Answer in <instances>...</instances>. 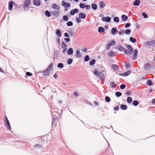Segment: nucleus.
Segmentation results:
<instances>
[{
  "mask_svg": "<svg viewBox=\"0 0 155 155\" xmlns=\"http://www.w3.org/2000/svg\"><path fill=\"white\" fill-rule=\"evenodd\" d=\"M125 46L127 47L129 50L125 49L121 45L119 44L116 46V49L120 51H124V54L127 55L132 54L133 52V48L130 45H126Z\"/></svg>",
  "mask_w": 155,
  "mask_h": 155,
  "instance_id": "nucleus-1",
  "label": "nucleus"
},
{
  "mask_svg": "<svg viewBox=\"0 0 155 155\" xmlns=\"http://www.w3.org/2000/svg\"><path fill=\"white\" fill-rule=\"evenodd\" d=\"M4 123L6 128L9 130H11V127L10 123L6 116L4 117Z\"/></svg>",
  "mask_w": 155,
  "mask_h": 155,
  "instance_id": "nucleus-2",
  "label": "nucleus"
},
{
  "mask_svg": "<svg viewBox=\"0 0 155 155\" xmlns=\"http://www.w3.org/2000/svg\"><path fill=\"white\" fill-rule=\"evenodd\" d=\"M145 44L147 46H152L153 47H155V40H152L151 41H147Z\"/></svg>",
  "mask_w": 155,
  "mask_h": 155,
  "instance_id": "nucleus-3",
  "label": "nucleus"
},
{
  "mask_svg": "<svg viewBox=\"0 0 155 155\" xmlns=\"http://www.w3.org/2000/svg\"><path fill=\"white\" fill-rule=\"evenodd\" d=\"M61 5L64 8L69 7L71 6V4L68 2H66L64 1H62L61 2Z\"/></svg>",
  "mask_w": 155,
  "mask_h": 155,
  "instance_id": "nucleus-4",
  "label": "nucleus"
},
{
  "mask_svg": "<svg viewBox=\"0 0 155 155\" xmlns=\"http://www.w3.org/2000/svg\"><path fill=\"white\" fill-rule=\"evenodd\" d=\"M111 20V18L109 16L103 17L101 19V20L104 22H109Z\"/></svg>",
  "mask_w": 155,
  "mask_h": 155,
  "instance_id": "nucleus-5",
  "label": "nucleus"
},
{
  "mask_svg": "<svg viewBox=\"0 0 155 155\" xmlns=\"http://www.w3.org/2000/svg\"><path fill=\"white\" fill-rule=\"evenodd\" d=\"M13 4L14 5H16L12 1H11L9 2L8 9L10 11L12 10Z\"/></svg>",
  "mask_w": 155,
  "mask_h": 155,
  "instance_id": "nucleus-6",
  "label": "nucleus"
},
{
  "mask_svg": "<svg viewBox=\"0 0 155 155\" xmlns=\"http://www.w3.org/2000/svg\"><path fill=\"white\" fill-rule=\"evenodd\" d=\"M79 10L77 8H74L71 10L70 14L71 15H74L75 14L78 12Z\"/></svg>",
  "mask_w": 155,
  "mask_h": 155,
  "instance_id": "nucleus-7",
  "label": "nucleus"
},
{
  "mask_svg": "<svg viewBox=\"0 0 155 155\" xmlns=\"http://www.w3.org/2000/svg\"><path fill=\"white\" fill-rule=\"evenodd\" d=\"M131 72V71L130 70L128 71H127L124 73H119V75L123 76H127L129 75Z\"/></svg>",
  "mask_w": 155,
  "mask_h": 155,
  "instance_id": "nucleus-8",
  "label": "nucleus"
},
{
  "mask_svg": "<svg viewBox=\"0 0 155 155\" xmlns=\"http://www.w3.org/2000/svg\"><path fill=\"white\" fill-rule=\"evenodd\" d=\"M138 54V51L137 49H135L134 51L133 58L134 60L136 59Z\"/></svg>",
  "mask_w": 155,
  "mask_h": 155,
  "instance_id": "nucleus-9",
  "label": "nucleus"
},
{
  "mask_svg": "<svg viewBox=\"0 0 155 155\" xmlns=\"http://www.w3.org/2000/svg\"><path fill=\"white\" fill-rule=\"evenodd\" d=\"M31 1L30 0H25L23 5V8L24 9L25 7H27L30 4Z\"/></svg>",
  "mask_w": 155,
  "mask_h": 155,
  "instance_id": "nucleus-10",
  "label": "nucleus"
},
{
  "mask_svg": "<svg viewBox=\"0 0 155 155\" xmlns=\"http://www.w3.org/2000/svg\"><path fill=\"white\" fill-rule=\"evenodd\" d=\"M33 4L35 6H39L41 4L40 0H34Z\"/></svg>",
  "mask_w": 155,
  "mask_h": 155,
  "instance_id": "nucleus-11",
  "label": "nucleus"
},
{
  "mask_svg": "<svg viewBox=\"0 0 155 155\" xmlns=\"http://www.w3.org/2000/svg\"><path fill=\"white\" fill-rule=\"evenodd\" d=\"M108 55L110 57H114L116 55L115 52L113 51H110L108 52Z\"/></svg>",
  "mask_w": 155,
  "mask_h": 155,
  "instance_id": "nucleus-12",
  "label": "nucleus"
},
{
  "mask_svg": "<svg viewBox=\"0 0 155 155\" xmlns=\"http://www.w3.org/2000/svg\"><path fill=\"white\" fill-rule=\"evenodd\" d=\"M151 67L150 64L149 63L146 64L144 65V69L145 70H149Z\"/></svg>",
  "mask_w": 155,
  "mask_h": 155,
  "instance_id": "nucleus-13",
  "label": "nucleus"
},
{
  "mask_svg": "<svg viewBox=\"0 0 155 155\" xmlns=\"http://www.w3.org/2000/svg\"><path fill=\"white\" fill-rule=\"evenodd\" d=\"M112 68L114 70L118 71L119 70V66L116 64H113L112 65Z\"/></svg>",
  "mask_w": 155,
  "mask_h": 155,
  "instance_id": "nucleus-14",
  "label": "nucleus"
},
{
  "mask_svg": "<svg viewBox=\"0 0 155 155\" xmlns=\"http://www.w3.org/2000/svg\"><path fill=\"white\" fill-rule=\"evenodd\" d=\"M86 15L83 12H80L79 14V17L80 18L84 19L86 17Z\"/></svg>",
  "mask_w": 155,
  "mask_h": 155,
  "instance_id": "nucleus-15",
  "label": "nucleus"
},
{
  "mask_svg": "<svg viewBox=\"0 0 155 155\" xmlns=\"http://www.w3.org/2000/svg\"><path fill=\"white\" fill-rule=\"evenodd\" d=\"M117 32V29L116 28H113L111 30V33L113 35H114Z\"/></svg>",
  "mask_w": 155,
  "mask_h": 155,
  "instance_id": "nucleus-16",
  "label": "nucleus"
},
{
  "mask_svg": "<svg viewBox=\"0 0 155 155\" xmlns=\"http://www.w3.org/2000/svg\"><path fill=\"white\" fill-rule=\"evenodd\" d=\"M67 54L68 55H72L73 53V50L72 48H69L67 51Z\"/></svg>",
  "mask_w": 155,
  "mask_h": 155,
  "instance_id": "nucleus-17",
  "label": "nucleus"
},
{
  "mask_svg": "<svg viewBox=\"0 0 155 155\" xmlns=\"http://www.w3.org/2000/svg\"><path fill=\"white\" fill-rule=\"evenodd\" d=\"M140 3V0H135L133 3V5L135 6H139Z\"/></svg>",
  "mask_w": 155,
  "mask_h": 155,
  "instance_id": "nucleus-18",
  "label": "nucleus"
},
{
  "mask_svg": "<svg viewBox=\"0 0 155 155\" xmlns=\"http://www.w3.org/2000/svg\"><path fill=\"white\" fill-rule=\"evenodd\" d=\"M98 32L99 33H103L105 31V29L102 26L98 28Z\"/></svg>",
  "mask_w": 155,
  "mask_h": 155,
  "instance_id": "nucleus-19",
  "label": "nucleus"
},
{
  "mask_svg": "<svg viewBox=\"0 0 155 155\" xmlns=\"http://www.w3.org/2000/svg\"><path fill=\"white\" fill-rule=\"evenodd\" d=\"M120 109L123 110H125L127 109V106L126 104H122L120 106Z\"/></svg>",
  "mask_w": 155,
  "mask_h": 155,
  "instance_id": "nucleus-20",
  "label": "nucleus"
},
{
  "mask_svg": "<svg viewBox=\"0 0 155 155\" xmlns=\"http://www.w3.org/2000/svg\"><path fill=\"white\" fill-rule=\"evenodd\" d=\"M121 18L122 21H125L127 20L128 18L127 15H121Z\"/></svg>",
  "mask_w": 155,
  "mask_h": 155,
  "instance_id": "nucleus-21",
  "label": "nucleus"
},
{
  "mask_svg": "<svg viewBox=\"0 0 155 155\" xmlns=\"http://www.w3.org/2000/svg\"><path fill=\"white\" fill-rule=\"evenodd\" d=\"M76 56L78 58H80L82 56V55L80 54V51L78 50H77L76 51Z\"/></svg>",
  "mask_w": 155,
  "mask_h": 155,
  "instance_id": "nucleus-22",
  "label": "nucleus"
},
{
  "mask_svg": "<svg viewBox=\"0 0 155 155\" xmlns=\"http://www.w3.org/2000/svg\"><path fill=\"white\" fill-rule=\"evenodd\" d=\"M91 7L93 10H95L97 9V6L95 3H93L91 5Z\"/></svg>",
  "mask_w": 155,
  "mask_h": 155,
  "instance_id": "nucleus-23",
  "label": "nucleus"
},
{
  "mask_svg": "<svg viewBox=\"0 0 155 155\" xmlns=\"http://www.w3.org/2000/svg\"><path fill=\"white\" fill-rule=\"evenodd\" d=\"M53 63H51L48 66V67L46 69L48 70L49 71H50L53 70V69L52 68V67H53Z\"/></svg>",
  "mask_w": 155,
  "mask_h": 155,
  "instance_id": "nucleus-24",
  "label": "nucleus"
},
{
  "mask_svg": "<svg viewBox=\"0 0 155 155\" xmlns=\"http://www.w3.org/2000/svg\"><path fill=\"white\" fill-rule=\"evenodd\" d=\"M52 8L54 9L59 10L60 9V7L56 4H53L52 5Z\"/></svg>",
  "mask_w": 155,
  "mask_h": 155,
  "instance_id": "nucleus-25",
  "label": "nucleus"
},
{
  "mask_svg": "<svg viewBox=\"0 0 155 155\" xmlns=\"http://www.w3.org/2000/svg\"><path fill=\"white\" fill-rule=\"evenodd\" d=\"M55 33L59 37H61V31L59 29H57Z\"/></svg>",
  "mask_w": 155,
  "mask_h": 155,
  "instance_id": "nucleus-26",
  "label": "nucleus"
},
{
  "mask_svg": "<svg viewBox=\"0 0 155 155\" xmlns=\"http://www.w3.org/2000/svg\"><path fill=\"white\" fill-rule=\"evenodd\" d=\"M42 73L44 75L46 76H48L49 75V71L47 70L46 69L45 71H44L42 72Z\"/></svg>",
  "mask_w": 155,
  "mask_h": 155,
  "instance_id": "nucleus-27",
  "label": "nucleus"
},
{
  "mask_svg": "<svg viewBox=\"0 0 155 155\" xmlns=\"http://www.w3.org/2000/svg\"><path fill=\"white\" fill-rule=\"evenodd\" d=\"M51 14L53 15H57L58 16L59 14V12L58 11H52L51 12Z\"/></svg>",
  "mask_w": 155,
  "mask_h": 155,
  "instance_id": "nucleus-28",
  "label": "nucleus"
},
{
  "mask_svg": "<svg viewBox=\"0 0 155 155\" xmlns=\"http://www.w3.org/2000/svg\"><path fill=\"white\" fill-rule=\"evenodd\" d=\"M129 40L132 43H134L137 41L136 39L133 38V37H130L129 38Z\"/></svg>",
  "mask_w": 155,
  "mask_h": 155,
  "instance_id": "nucleus-29",
  "label": "nucleus"
},
{
  "mask_svg": "<svg viewBox=\"0 0 155 155\" xmlns=\"http://www.w3.org/2000/svg\"><path fill=\"white\" fill-rule=\"evenodd\" d=\"M133 101V99L131 97H127V103L128 104H130Z\"/></svg>",
  "mask_w": 155,
  "mask_h": 155,
  "instance_id": "nucleus-30",
  "label": "nucleus"
},
{
  "mask_svg": "<svg viewBox=\"0 0 155 155\" xmlns=\"http://www.w3.org/2000/svg\"><path fill=\"white\" fill-rule=\"evenodd\" d=\"M105 6V4L104 2L101 1L99 2V6L101 8H103Z\"/></svg>",
  "mask_w": 155,
  "mask_h": 155,
  "instance_id": "nucleus-31",
  "label": "nucleus"
},
{
  "mask_svg": "<svg viewBox=\"0 0 155 155\" xmlns=\"http://www.w3.org/2000/svg\"><path fill=\"white\" fill-rule=\"evenodd\" d=\"M99 77L100 80H103L104 78V74L101 72H100L99 74V76H98Z\"/></svg>",
  "mask_w": 155,
  "mask_h": 155,
  "instance_id": "nucleus-32",
  "label": "nucleus"
},
{
  "mask_svg": "<svg viewBox=\"0 0 155 155\" xmlns=\"http://www.w3.org/2000/svg\"><path fill=\"white\" fill-rule=\"evenodd\" d=\"M45 15L47 17H50L51 16L50 12L48 10H46L45 12Z\"/></svg>",
  "mask_w": 155,
  "mask_h": 155,
  "instance_id": "nucleus-33",
  "label": "nucleus"
},
{
  "mask_svg": "<svg viewBox=\"0 0 155 155\" xmlns=\"http://www.w3.org/2000/svg\"><path fill=\"white\" fill-rule=\"evenodd\" d=\"M147 84L149 86H150L153 85L152 82L150 79H149L147 81Z\"/></svg>",
  "mask_w": 155,
  "mask_h": 155,
  "instance_id": "nucleus-34",
  "label": "nucleus"
},
{
  "mask_svg": "<svg viewBox=\"0 0 155 155\" xmlns=\"http://www.w3.org/2000/svg\"><path fill=\"white\" fill-rule=\"evenodd\" d=\"M100 72L97 69H96L94 70V74L98 77V76H99V74Z\"/></svg>",
  "mask_w": 155,
  "mask_h": 155,
  "instance_id": "nucleus-35",
  "label": "nucleus"
},
{
  "mask_svg": "<svg viewBox=\"0 0 155 155\" xmlns=\"http://www.w3.org/2000/svg\"><path fill=\"white\" fill-rule=\"evenodd\" d=\"M139 104V103L137 101L134 100L133 102V104L135 106H137Z\"/></svg>",
  "mask_w": 155,
  "mask_h": 155,
  "instance_id": "nucleus-36",
  "label": "nucleus"
},
{
  "mask_svg": "<svg viewBox=\"0 0 155 155\" xmlns=\"http://www.w3.org/2000/svg\"><path fill=\"white\" fill-rule=\"evenodd\" d=\"M96 62V61L94 59H93L89 62V64L92 66L95 64Z\"/></svg>",
  "mask_w": 155,
  "mask_h": 155,
  "instance_id": "nucleus-37",
  "label": "nucleus"
},
{
  "mask_svg": "<svg viewBox=\"0 0 155 155\" xmlns=\"http://www.w3.org/2000/svg\"><path fill=\"white\" fill-rule=\"evenodd\" d=\"M73 60L72 58H69L68 59L67 61V63L68 65L71 64L73 62Z\"/></svg>",
  "mask_w": 155,
  "mask_h": 155,
  "instance_id": "nucleus-38",
  "label": "nucleus"
},
{
  "mask_svg": "<svg viewBox=\"0 0 155 155\" xmlns=\"http://www.w3.org/2000/svg\"><path fill=\"white\" fill-rule=\"evenodd\" d=\"M57 67L60 68H62L64 67V64L61 63H60L57 64Z\"/></svg>",
  "mask_w": 155,
  "mask_h": 155,
  "instance_id": "nucleus-39",
  "label": "nucleus"
},
{
  "mask_svg": "<svg viewBox=\"0 0 155 155\" xmlns=\"http://www.w3.org/2000/svg\"><path fill=\"white\" fill-rule=\"evenodd\" d=\"M79 7L81 9H84L85 8L86 5L84 3H80L79 4Z\"/></svg>",
  "mask_w": 155,
  "mask_h": 155,
  "instance_id": "nucleus-40",
  "label": "nucleus"
},
{
  "mask_svg": "<svg viewBox=\"0 0 155 155\" xmlns=\"http://www.w3.org/2000/svg\"><path fill=\"white\" fill-rule=\"evenodd\" d=\"M110 85L112 88H115L116 87V85L114 83L113 81H111L110 84Z\"/></svg>",
  "mask_w": 155,
  "mask_h": 155,
  "instance_id": "nucleus-41",
  "label": "nucleus"
},
{
  "mask_svg": "<svg viewBox=\"0 0 155 155\" xmlns=\"http://www.w3.org/2000/svg\"><path fill=\"white\" fill-rule=\"evenodd\" d=\"M105 99V101L107 102H109L110 101V97L108 96H106Z\"/></svg>",
  "mask_w": 155,
  "mask_h": 155,
  "instance_id": "nucleus-42",
  "label": "nucleus"
},
{
  "mask_svg": "<svg viewBox=\"0 0 155 155\" xmlns=\"http://www.w3.org/2000/svg\"><path fill=\"white\" fill-rule=\"evenodd\" d=\"M131 32V31L130 29H126L125 31V33L126 34L129 35Z\"/></svg>",
  "mask_w": 155,
  "mask_h": 155,
  "instance_id": "nucleus-43",
  "label": "nucleus"
},
{
  "mask_svg": "<svg viewBox=\"0 0 155 155\" xmlns=\"http://www.w3.org/2000/svg\"><path fill=\"white\" fill-rule=\"evenodd\" d=\"M113 21L115 22L118 23L119 21V19L118 17H115L114 18Z\"/></svg>",
  "mask_w": 155,
  "mask_h": 155,
  "instance_id": "nucleus-44",
  "label": "nucleus"
},
{
  "mask_svg": "<svg viewBox=\"0 0 155 155\" xmlns=\"http://www.w3.org/2000/svg\"><path fill=\"white\" fill-rule=\"evenodd\" d=\"M108 43L110 46H113L115 45V42L114 40H112L110 42Z\"/></svg>",
  "mask_w": 155,
  "mask_h": 155,
  "instance_id": "nucleus-45",
  "label": "nucleus"
},
{
  "mask_svg": "<svg viewBox=\"0 0 155 155\" xmlns=\"http://www.w3.org/2000/svg\"><path fill=\"white\" fill-rule=\"evenodd\" d=\"M122 95V93L121 92L117 91L115 93V95L117 97H119L121 96Z\"/></svg>",
  "mask_w": 155,
  "mask_h": 155,
  "instance_id": "nucleus-46",
  "label": "nucleus"
},
{
  "mask_svg": "<svg viewBox=\"0 0 155 155\" xmlns=\"http://www.w3.org/2000/svg\"><path fill=\"white\" fill-rule=\"evenodd\" d=\"M62 44L61 45V48L63 49L67 48V45L65 44L64 43V42L62 41Z\"/></svg>",
  "mask_w": 155,
  "mask_h": 155,
  "instance_id": "nucleus-47",
  "label": "nucleus"
},
{
  "mask_svg": "<svg viewBox=\"0 0 155 155\" xmlns=\"http://www.w3.org/2000/svg\"><path fill=\"white\" fill-rule=\"evenodd\" d=\"M89 60V57L88 55H86L84 58V61L87 62Z\"/></svg>",
  "mask_w": 155,
  "mask_h": 155,
  "instance_id": "nucleus-48",
  "label": "nucleus"
},
{
  "mask_svg": "<svg viewBox=\"0 0 155 155\" xmlns=\"http://www.w3.org/2000/svg\"><path fill=\"white\" fill-rule=\"evenodd\" d=\"M63 18L64 21H67L68 20V18L66 15H64L63 16Z\"/></svg>",
  "mask_w": 155,
  "mask_h": 155,
  "instance_id": "nucleus-49",
  "label": "nucleus"
},
{
  "mask_svg": "<svg viewBox=\"0 0 155 155\" xmlns=\"http://www.w3.org/2000/svg\"><path fill=\"white\" fill-rule=\"evenodd\" d=\"M67 25L68 26H71L73 25V23L71 21H68L67 23Z\"/></svg>",
  "mask_w": 155,
  "mask_h": 155,
  "instance_id": "nucleus-50",
  "label": "nucleus"
},
{
  "mask_svg": "<svg viewBox=\"0 0 155 155\" xmlns=\"http://www.w3.org/2000/svg\"><path fill=\"white\" fill-rule=\"evenodd\" d=\"M124 31L123 29H121L119 34L120 35H122L124 34Z\"/></svg>",
  "mask_w": 155,
  "mask_h": 155,
  "instance_id": "nucleus-51",
  "label": "nucleus"
},
{
  "mask_svg": "<svg viewBox=\"0 0 155 155\" xmlns=\"http://www.w3.org/2000/svg\"><path fill=\"white\" fill-rule=\"evenodd\" d=\"M67 32L69 33V35L71 36H73L74 35V33L73 32V31H72V30H68L67 31Z\"/></svg>",
  "mask_w": 155,
  "mask_h": 155,
  "instance_id": "nucleus-52",
  "label": "nucleus"
},
{
  "mask_svg": "<svg viewBox=\"0 0 155 155\" xmlns=\"http://www.w3.org/2000/svg\"><path fill=\"white\" fill-rule=\"evenodd\" d=\"M79 17L76 18V21L77 23H80L81 22V20Z\"/></svg>",
  "mask_w": 155,
  "mask_h": 155,
  "instance_id": "nucleus-53",
  "label": "nucleus"
},
{
  "mask_svg": "<svg viewBox=\"0 0 155 155\" xmlns=\"http://www.w3.org/2000/svg\"><path fill=\"white\" fill-rule=\"evenodd\" d=\"M142 15L144 18H147L148 17L147 14L145 12H143L142 13Z\"/></svg>",
  "mask_w": 155,
  "mask_h": 155,
  "instance_id": "nucleus-54",
  "label": "nucleus"
},
{
  "mask_svg": "<svg viewBox=\"0 0 155 155\" xmlns=\"http://www.w3.org/2000/svg\"><path fill=\"white\" fill-rule=\"evenodd\" d=\"M126 87V85L125 84H122L120 86V88L121 89H123Z\"/></svg>",
  "mask_w": 155,
  "mask_h": 155,
  "instance_id": "nucleus-55",
  "label": "nucleus"
},
{
  "mask_svg": "<svg viewBox=\"0 0 155 155\" xmlns=\"http://www.w3.org/2000/svg\"><path fill=\"white\" fill-rule=\"evenodd\" d=\"M34 146L35 148L39 147H40L41 148H42V146L39 144H36Z\"/></svg>",
  "mask_w": 155,
  "mask_h": 155,
  "instance_id": "nucleus-56",
  "label": "nucleus"
},
{
  "mask_svg": "<svg viewBox=\"0 0 155 155\" xmlns=\"http://www.w3.org/2000/svg\"><path fill=\"white\" fill-rule=\"evenodd\" d=\"M125 66L126 68H129L131 67V65L130 63H127L126 64V65H125Z\"/></svg>",
  "mask_w": 155,
  "mask_h": 155,
  "instance_id": "nucleus-57",
  "label": "nucleus"
},
{
  "mask_svg": "<svg viewBox=\"0 0 155 155\" xmlns=\"http://www.w3.org/2000/svg\"><path fill=\"white\" fill-rule=\"evenodd\" d=\"M130 23H127L125 25V28H128L130 27Z\"/></svg>",
  "mask_w": 155,
  "mask_h": 155,
  "instance_id": "nucleus-58",
  "label": "nucleus"
},
{
  "mask_svg": "<svg viewBox=\"0 0 155 155\" xmlns=\"http://www.w3.org/2000/svg\"><path fill=\"white\" fill-rule=\"evenodd\" d=\"M32 75V74L29 72H27L26 73V75L28 76H31Z\"/></svg>",
  "mask_w": 155,
  "mask_h": 155,
  "instance_id": "nucleus-59",
  "label": "nucleus"
},
{
  "mask_svg": "<svg viewBox=\"0 0 155 155\" xmlns=\"http://www.w3.org/2000/svg\"><path fill=\"white\" fill-rule=\"evenodd\" d=\"M110 45L109 44V43L107 44L106 45V48L107 50H109L110 49Z\"/></svg>",
  "mask_w": 155,
  "mask_h": 155,
  "instance_id": "nucleus-60",
  "label": "nucleus"
},
{
  "mask_svg": "<svg viewBox=\"0 0 155 155\" xmlns=\"http://www.w3.org/2000/svg\"><path fill=\"white\" fill-rule=\"evenodd\" d=\"M85 8L87 10H89L91 8V6L90 5H86Z\"/></svg>",
  "mask_w": 155,
  "mask_h": 155,
  "instance_id": "nucleus-61",
  "label": "nucleus"
},
{
  "mask_svg": "<svg viewBox=\"0 0 155 155\" xmlns=\"http://www.w3.org/2000/svg\"><path fill=\"white\" fill-rule=\"evenodd\" d=\"M74 96H78V93L77 91H75L74 92Z\"/></svg>",
  "mask_w": 155,
  "mask_h": 155,
  "instance_id": "nucleus-62",
  "label": "nucleus"
},
{
  "mask_svg": "<svg viewBox=\"0 0 155 155\" xmlns=\"http://www.w3.org/2000/svg\"><path fill=\"white\" fill-rule=\"evenodd\" d=\"M131 91H126V94L127 95H131Z\"/></svg>",
  "mask_w": 155,
  "mask_h": 155,
  "instance_id": "nucleus-63",
  "label": "nucleus"
},
{
  "mask_svg": "<svg viewBox=\"0 0 155 155\" xmlns=\"http://www.w3.org/2000/svg\"><path fill=\"white\" fill-rule=\"evenodd\" d=\"M151 103L153 105H155V98L153 99L152 100Z\"/></svg>",
  "mask_w": 155,
  "mask_h": 155,
  "instance_id": "nucleus-64",
  "label": "nucleus"
}]
</instances>
